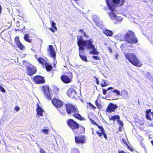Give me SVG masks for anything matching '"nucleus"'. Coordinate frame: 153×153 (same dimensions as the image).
I'll return each mask as SVG.
<instances>
[{
  "label": "nucleus",
  "instance_id": "nucleus-40",
  "mask_svg": "<svg viewBox=\"0 0 153 153\" xmlns=\"http://www.w3.org/2000/svg\"><path fill=\"white\" fill-rule=\"evenodd\" d=\"M0 90L3 93H4L6 91L5 90L1 85L0 86Z\"/></svg>",
  "mask_w": 153,
  "mask_h": 153
},
{
  "label": "nucleus",
  "instance_id": "nucleus-19",
  "mask_svg": "<svg viewBox=\"0 0 153 153\" xmlns=\"http://www.w3.org/2000/svg\"><path fill=\"white\" fill-rule=\"evenodd\" d=\"M125 0H112V1L116 6L119 7L123 4Z\"/></svg>",
  "mask_w": 153,
  "mask_h": 153
},
{
  "label": "nucleus",
  "instance_id": "nucleus-13",
  "mask_svg": "<svg viewBox=\"0 0 153 153\" xmlns=\"http://www.w3.org/2000/svg\"><path fill=\"white\" fill-rule=\"evenodd\" d=\"M117 108L118 106L116 104L110 103L108 105L105 110V111L109 113L114 112L115 110L117 109Z\"/></svg>",
  "mask_w": 153,
  "mask_h": 153
},
{
  "label": "nucleus",
  "instance_id": "nucleus-9",
  "mask_svg": "<svg viewBox=\"0 0 153 153\" xmlns=\"http://www.w3.org/2000/svg\"><path fill=\"white\" fill-rule=\"evenodd\" d=\"M51 101L53 105L57 108H60L63 105V102L56 97H53Z\"/></svg>",
  "mask_w": 153,
  "mask_h": 153
},
{
  "label": "nucleus",
  "instance_id": "nucleus-4",
  "mask_svg": "<svg viewBox=\"0 0 153 153\" xmlns=\"http://www.w3.org/2000/svg\"><path fill=\"white\" fill-rule=\"evenodd\" d=\"M126 58L131 64L138 67H141L143 64L140 62L137 56L132 53H128L125 54Z\"/></svg>",
  "mask_w": 153,
  "mask_h": 153
},
{
  "label": "nucleus",
  "instance_id": "nucleus-38",
  "mask_svg": "<svg viewBox=\"0 0 153 153\" xmlns=\"http://www.w3.org/2000/svg\"><path fill=\"white\" fill-rule=\"evenodd\" d=\"M118 123L120 126H123V122L119 119L117 120Z\"/></svg>",
  "mask_w": 153,
  "mask_h": 153
},
{
  "label": "nucleus",
  "instance_id": "nucleus-7",
  "mask_svg": "<svg viewBox=\"0 0 153 153\" xmlns=\"http://www.w3.org/2000/svg\"><path fill=\"white\" fill-rule=\"evenodd\" d=\"M105 1L109 9L112 11L108 13L109 16L112 19H114L116 18V15L113 12L115 10L114 6L113 4L110 3V0H105Z\"/></svg>",
  "mask_w": 153,
  "mask_h": 153
},
{
  "label": "nucleus",
  "instance_id": "nucleus-52",
  "mask_svg": "<svg viewBox=\"0 0 153 153\" xmlns=\"http://www.w3.org/2000/svg\"><path fill=\"white\" fill-rule=\"evenodd\" d=\"M113 88L112 87H110L107 88V90H109L113 89Z\"/></svg>",
  "mask_w": 153,
  "mask_h": 153
},
{
  "label": "nucleus",
  "instance_id": "nucleus-12",
  "mask_svg": "<svg viewBox=\"0 0 153 153\" xmlns=\"http://www.w3.org/2000/svg\"><path fill=\"white\" fill-rule=\"evenodd\" d=\"M74 139L76 144H82L85 143V136L84 135L76 136L74 137Z\"/></svg>",
  "mask_w": 153,
  "mask_h": 153
},
{
  "label": "nucleus",
  "instance_id": "nucleus-2",
  "mask_svg": "<svg viewBox=\"0 0 153 153\" xmlns=\"http://www.w3.org/2000/svg\"><path fill=\"white\" fill-rule=\"evenodd\" d=\"M65 108L69 115H72L80 121L85 120V119L81 115L78 108L72 104L70 103L66 104Z\"/></svg>",
  "mask_w": 153,
  "mask_h": 153
},
{
  "label": "nucleus",
  "instance_id": "nucleus-53",
  "mask_svg": "<svg viewBox=\"0 0 153 153\" xmlns=\"http://www.w3.org/2000/svg\"><path fill=\"white\" fill-rule=\"evenodd\" d=\"M123 143H124L126 145V146H127V145H128V144H127V143L126 142V141L124 140H123Z\"/></svg>",
  "mask_w": 153,
  "mask_h": 153
},
{
  "label": "nucleus",
  "instance_id": "nucleus-22",
  "mask_svg": "<svg viewBox=\"0 0 153 153\" xmlns=\"http://www.w3.org/2000/svg\"><path fill=\"white\" fill-rule=\"evenodd\" d=\"M92 20L97 26H98L100 25V20L98 16H93Z\"/></svg>",
  "mask_w": 153,
  "mask_h": 153
},
{
  "label": "nucleus",
  "instance_id": "nucleus-44",
  "mask_svg": "<svg viewBox=\"0 0 153 153\" xmlns=\"http://www.w3.org/2000/svg\"><path fill=\"white\" fill-rule=\"evenodd\" d=\"M107 90H105V89H103L102 90V92H103V94L104 95H105L106 94L107 92Z\"/></svg>",
  "mask_w": 153,
  "mask_h": 153
},
{
  "label": "nucleus",
  "instance_id": "nucleus-56",
  "mask_svg": "<svg viewBox=\"0 0 153 153\" xmlns=\"http://www.w3.org/2000/svg\"><path fill=\"white\" fill-rule=\"evenodd\" d=\"M79 31L83 33V32H84L83 29H80V30H79Z\"/></svg>",
  "mask_w": 153,
  "mask_h": 153
},
{
  "label": "nucleus",
  "instance_id": "nucleus-49",
  "mask_svg": "<svg viewBox=\"0 0 153 153\" xmlns=\"http://www.w3.org/2000/svg\"><path fill=\"white\" fill-rule=\"evenodd\" d=\"M108 48L110 53H112V49L111 48V47H108Z\"/></svg>",
  "mask_w": 153,
  "mask_h": 153
},
{
  "label": "nucleus",
  "instance_id": "nucleus-39",
  "mask_svg": "<svg viewBox=\"0 0 153 153\" xmlns=\"http://www.w3.org/2000/svg\"><path fill=\"white\" fill-rule=\"evenodd\" d=\"M92 58L93 59H94L95 60H99L100 59V57H98L97 56H92Z\"/></svg>",
  "mask_w": 153,
  "mask_h": 153
},
{
  "label": "nucleus",
  "instance_id": "nucleus-10",
  "mask_svg": "<svg viewBox=\"0 0 153 153\" xmlns=\"http://www.w3.org/2000/svg\"><path fill=\"white\" fill-rule=\"evenodd\" d=\"M33 80L35 84H39L45 83V81L42 76L40 75H36L34 76Z\"/></svg>",
  "mask_w": 153,
  "mask_h": 153
},
{
  "label": "nucleus",
  "instance_id": "nucleus-59",
  "mask_svg": "<svg viewBox=\"0 0 153 153\" xmlns=\"http://www.w3.org/2000/svg\"><path fill=\"white\" fill-rule=\"evenodd\" d=\"M92 134H94V132L93 131V132H92Z\"/></svg>",
  "mask_w": 153,
  "mask_h": 153
},
{
  "label": "nucleus",
  "instance_id": "nucleus-21",
  "mask_svg": "<svg viewBox=\"0 0 153 153\" xmlns=\"http://www.w3.org/2000/svg\"><path fill=\"white\" fill-rule=\"evenodd\" d=\"M83 53L84 52L79 51V56H80L82 60L83 61H84V62H88V60H87V59L86 56L83 55Z\"/></svg>",
  "mask_w": 153,
  "mask_h": 153
},
{
  "label": "nucleus",
  "instance_id": "nucleus-8",
  "mask_svg": "<svg viewBox=\"0 0 153 153\" xmlns=\"http://www.w3.org/2000/svg\"><path fill=\"white\" fill-rule=\"evenodd\" d=\"M42 90L43 91L45 97L49 100H51L52 97L50 93L48 85H43L42 87Z\"/></svg>",
  "mask_w": 153,
  "mask_h": 153
},
{
  "label": "nucleus",
  "instance_id": "nucleus-32",
  "mask_svg": "<svg viewBox=\"0 0 153 153\" xmlns=\"http://www.w3.org/2000/svg\"><path fill=\"white\" fill-rule=\"evenodd\" d=\"M111 92L116 93L117 95L120 96V92L119 90L117 89H116L112 90L111 91Z\"/></svg>",
  "mask_w": 153,
  "mask_h": 153
},
{
  "label": "nucleus",
  "instance_id": "nucleus-3",
  "mask_svg": "<svg viewBox=\"0 0 153 153\" xmlns=\"http://www.w3.org/2000/svg\"><path fill=\"white\" fill-rule=\"evenodd\" d=\"M67 123L68 126L76 134H83L85 133V129L74 120L71 119L68 120Z\"/></svg>",
  "mask_w": 153,
  "mask_h": 153
},
{
  "label": "nucleus",
  "instance_id": "nucleus-34",
  "mask_svg": "<svg viewBox=\"0 0 153 153\" xmlns=\"http://www.w3.org/2000/svg\"><path fill=\"white\" fill-rule=\"evenodd\" d=\"M14 41L16 44L20 42L19 40V38L18 36H16L15 37L14 39Z\"/></svg>",
  "mask_w": 153,
  "mask_h": 153
},
{
  "label": "nucleus",
  "instance_id": "nucleus-30",
  "mask_svg": "<svg viewBox=\"0 0 153 153\" xmlns=\"http://www.w3.org/2000/svg\"><path fill=\"white\" fill-rule=\"evenodd\" d=\"M87 104L88 105L90 108V109H92L93 110H95L96 109V107L93 105L91 104L90 102H87Z\"/></svg>",
  "mask_w": 153,
  "mask_h": 153
},
{
  "label": "nucleus",
  "instance_id": "nucleus-18",
  "mask_svg": "<svg viewBox=\"0 0 153 153\" xmlns=\"http://www.w3.org/2000/svg\"><path fill=\"white\" fill-rule=\"evenodd\" d=\"M36 55L35 56L36 59L38 62L41 64L43 67H44L45 64H46V63H47L48 62L45 59L41 57L38 58L36 57Z\"/></svg>",
  "mask_w": 153,
  "mask_h": 153
},
{
  "label": "nucleus",
  "instance_id": "nucleus-35",
  "mask_svg": "<svg viewBox=\"0 0 153 153\" xmlns=\"http://www.w3.org/2000/svg\"><path fill=\"white\" fill-rule=\"evenodd\" d=\"M101 85L102 87H103L107 86L108 85V84L106 82L105 80H104L103 83H102L101 84Z\"/></svg>",
  "mask_w": 153,
  "mask_h": 153
},
{
  "label": "nucleus",
  "instance_id": "nucleus-16",
  "mask_svg": "<svg viewBox=\"0 0 153 153\" xmlns=\"http://www.w3.org/2000/svg\"><path fill=\"white\" fill-rule=\"evenodd\" d=\"M151 110L149 109L146 111V118L148 120H153V111L151 112Z\"/></svg>",
  "mask_w": 153,
  "mask_h": 153
},
{
  "label": "nucleus",
  "instance_id": "nucleus-42",
  "mask_svg": "<svg viewBox=\"0 0 153 153\" xmlns=\"http://www.w3.org/2000/svg\"><path fill=\"white\" fill-rule=\"evenodd\" d=\"M96 133L97 134L98 136L99 137H100L102 134V132H99L97 131H96Z\"/></svg>",
  "mask_w": 153,
  "mask_h": 153
},
{
  "label": "nucleus",
  "instance_id": "nucleus-23",
  "mask_svg": "<svg viewBox=\"0 0 153 153\" xmlns=\"http://www.w3.org/2000/svg\"><path fill=\"white\" fill-rule=\"evenodd\" d=\"M103 33L106 36H111L113 34V33L111 30H109L107 29H105L103 30Z\"/></svg>",
  "mask_w": 153,
  "mask_h": 153
},
{
  "label": "nucleus",
  "instance_id": "nucleus-29",
  "mask_svg": "<svg viewBox=\"0 0 153 153\" xmlns=\"http://www.w3.org/2000/svg\"><path fill=\"white\" fill-rule=\"evenodd\" d=\"M94 103L98 108L100 109L102 108L101 104L98 102V99L95 100Z\"/></svg>",
  "mask_w": 153,
  "mask_h": 153
},
{
  "label": "nucleus",
  "instance_id": "nucleus-58",
  "mask_svg": "<svg viewBox=\"0 0 153 153\" xmlns=\"http://www.w3.org/2000/svg\"><path fill=\"white\" fill-rule=\"evenodd\" d=\"M74 1H78V0H74Z\"/></svg>",
  "mask_w": 153,
  "mask_h": 153
},
{
  "label": "nucleus",
  "instance_id": "nucleus-1",
  "mask_svg": "<svg viewBox=\"0 0 153 153\" xmlns=\"http://www.w3.org/2000/svg\"><path fill=\"white\" fill-rule=\"evenodd\" d=\"M94 41L92 39L84 40L82 36L79 37L78 36L77 38V44L79 46V50H84L85 47L89 50L92 49V50L89 52L90 53L98 55L99 53L95 48L94 45L93 44Z\"/></svg>",
  "mask_w": 153,
  "mask_h": 153
},
{
  "label": "nucleus",
  "instance_id": "nucleus-24",
  "mask_svg": "<svg viewBox=\"0 0 153 153\" xmlns=\"http://www.w3.org/2000/svg\"><path fill=\"white\" fill-rule=\"evenodd\" d=\"M44 66H45L46 69L47 71H50L53 69L52 65L50 63H48V62Z\"/></svg>",
  "mask_w": 153,
  "mask_h": 153
},
{
  "label": "nucleus",
  "instance_id": "nucleus-41",
  "mask_svg": "<svg viewBox=\"0 0 153 153\" xmlns=\"http://www.w3.org/2000/svg\"><path fill=\"white\" fill-rule=\"evenodd\" d=\"M49 131V129H43L42 131L46 134H48V132Z\"/></svg>",
  "mask_w": 153,
  "mask_h": 153
},
{
  "label": "nucleus",
  "instance_id": "nucleus-27",
  "mask_svg": "<svg viewBox=\"0 0 153 153\" xmlns=\"http://www.w3.org/2000/svg\"><path fill=\"white\" fill-rule=\"evenodd\" d=\"M120 117L118 115H114L111 116V117L109 118L110 120H113L114 121L115 120H118L120 119Z\"/></svg>",
  "mask_w": 153,
  "mask_h": 153
},
{
  "label": "nucleus",
  "instance_id": "nucleus-31",
  "mask_svg": "<svg viewBox=\"0 0 153 153\" xmlns=\"http://www.w3.org/2000/svg\"><path fill=\"white\" fill-rule=\"evenodd\" d=\"M71 153H79V152L77 149L72 148L71 150Z\"/></svg>",
  "mask_w": 153,
  "mask_h": 153
},
{
  "label": "nucleus",
  "instance_id": "nucleus-51",
  "mask_svg": "<svg viewBox=\"0 0 153 153\" xmlns=\"http://www.w3.org/2000/svg\"><path fill=\"white\" fill-rule=\"evenodd\" d=\"M49 29L53 33H54L55 32L54 29H54H53L52 28H51L50 27L49 28Z\"/></svg>",
  "mask_w": 153,
  "mask_h": 153
},
{
  "label": "nucleus",
  "instance_id": "nucleus-14",
  "mask_svg": "<svg viewBox=\"0 0 153 153\" xmlns=\"http://www.w3.org/2000/svg\"><path fill=\"white\" fill-rule=\"evenodd\" d=\"M70 77L65 75H63L61 76L60 78L61 80L64 83L67 84L70 82L72 80V74L70 73Z\"/></svg>",
  "mask_w": 153,
  "mask_h": 153
},
{
  "label": "nucleus",
  "instance_id": "nucleus-5",
  "mask_svg": "<svg viewBox=\"0 0 153 153\" xmlns=\"http://www.w3.org/2000/svg\"><path fill=\"white\" fill-rule=\"evenodd\" d=\"M125 41L130 44H136L138 42V40L134 33L130 30L128 31L124 36Z\"/></svg>",
  "mask_w": 153,
  "mask_h": 153
},
{
  "label": "nucleus",
  "instance_id": "nucleus-6",
  "mask_svg": "<svg viewBox=\"0 0 153 153\" xmlns=\"http://www.w3.org/2000/svg\"><path fill=\"white\" fill-rule=\"evenodd\" d=\"M22 64L24 66L27 67L26 72L28 76H31L37 72L36 68L33 65L30 64L29 65H27L29 63L25 61H23Z\"/></svg>",
  "mask_w": 153,
  "mask_h": 153
},
{
  "label": "nucleus",
  "instance_id": "nucleus-11",
  "mask_svg": "<svg viewBox=\"0 0 153 153\" xmlns=\"http://www.w3.org/2000/svg\"><path fill=\"white\" fill-rule=\"evenodd\" d=\"M67 94L69 97L73 98L76 99L78 97L76 91L72 88H70L68 90Z\"/></svg>",
  "mask_w": 153,
  "mask_h": 153
},
{
  "label": "nucleus",
  "instance_id": "nucleus-48",
  "mask_svg": "<svg viewBox=\"0 0 153 153\" xmlns=\"http://www.w3.org/2000/svg\"><path fill=\"white\" fill-rule=\"evenodd\" d=\"M94 77L95 78V79H96V84H97V85H98L99 84V80H98V79L96 77V76H94Z\"/></svg>",
  "mask_w": 153,
  "mask_h": 153
},
{
  "label": "nucleus",
  "instance_id": "nucleus-37",
  "mask_svg": "<svg viewBox=\"0 0 153 153\" xmlns=\"http://www.w3.org/2000/svg\"><path fill=\"white\" fill-rule=\"evenodd\" d=\"M53 90V91L56 92L59 91V89L57 87L55 86L54 87Z\"/></svg>",
  "mask_w": 153,
  "mask_h": 153
},
{
  "label": "nucleus",
  "instance_id": "nucleus-55",
  "mask_svg": "<svg viewBox=\"0 0 153 153\" xmlns=\"http://www.w3.org/2000/svg\"><path fill=\"white\" fill-rule=\"evenodd\" d=\"M2 11V7L1 5H0V14L1 13Z\"/></svg>",
  "mask_w": 153,
  "mask_h": 153
},
{
  "label": "nucleus",
  "instance_id": "nucleus-47",
  "mask_svg": "<svg viewBox=\"0 0 153 153\" xmlns=\"http://www.w3.org/2000/svg\"><path fill=\"white\" fill-rule=\"evenodd\" d=\"M83 35L84 37H85L86 38H88V36L85 32H83Z\"/></svg>",
  "mask_w": 153,
  "mask_h": 153
},
{
  "label": "nucleus",
  "instance_id": "nucleus-57",
  "mask_svg": "<svg viewBox=\"0 0 153 153\" xmlns=\"http://www.w3.org/2000/svg\"><path fill=\"white\" fill-rule=\"evenodd\" d=\"M118 54H117L116 55H115V57H116V58L117 59V58H118Z\"/></svg>",
  "mask_w": 153,
  "mask_h": 153
},
{
  "label": "nucleus",
  "instance_id": "nucleus-28",
  "mask_svg": "<svg viewBox=\"0 0 153 153\" xmlns=\"http://www.w3.org/2000/svg\"><path fill=\"white\" fill-rule=\"evenodd\" d=\"M16 44L18 48H19L20 50H23L25 48L24 46L20 42Z\"/></svg>",
  "mask_w": 153,
  "mask_h": 153
},
{
  "label": "nucleus",
  "instance_id": "nucleus-25",
  "mask_svg": "<svg viewBox=\"0 0 153 153\" xmlns=\"http://www.w3.org/2000/svg\"><path fill=\"white\" fill-rule=\"evenodd\" d=\"M98 128L100 129L101 132L102 133L104 137L106 140L107 139V135L105 133V131L102 126H98Z\"/></svg>",
  "mask_w": 153,
  "mask_h": 153
},
{
  "label": "nucleus",
  "instance_id": "nucleus-20",
  "mask_svg": "<svg viewBox=\"0 0 153 153\" xmlns=\"http://www.w3.org/2000/svg\"><path fill=\"white\" fill-rule=\"evenodd\" d=\"M120 96H121L124 98H127L129 96L128 91L125 89L122 90L120 92Z\"/></svg>",
  "mask_w": 153,
  "mask_h": 153
},
{
  "label": "nucleus",
  "instance_id": "nucleus-46",
  "mask_svg": "<svg viewBox=\"0 0 153 153\" xmlns=\"http://www.w3.org/2000/svg\"><path fill=\"white\" fill-rule=\"evenodd\" d=\"M40 153H46V152L42 149L41 148L40 150Z\"/></svg>",
  "mask_w": 153,
  "mask_h": 153
},
{
  "label": "nucleus",
  "instance_id": "nucleus-45",
  "mask_svg": "<svg viewBox=\"0 0 153 153\" xmlns=\"http://www.w3.org/2000/svg\"><path fill=\"white\" fill-rule=\"evenodd\" d=\"M127 147L128 149L131 152H133L134 151L133 149L132 148L130 147L129 145H127Z\"/></svg>",
  "mask_w": 153,
  "mask_h": 153
},
{
  "label": "nucleus",
  "instance_id": "nucleus-43",
  "mask_svg": "<svg viewBox=\"0 0 153 153\" xmlns=\"http://www.w3.org/2000/svg\"><path fill=\"white\" fill-rule=\"evenodd\" d=\"M14 109L16 111H18L19 110L20 108L18 106H16L14 108Z\"/></svg>",
  "mask_w": 153,
  "mask_h": 153
},
{
  "label": "nucleus",
  "instance_id": "nucleus-17",
  "mask_svg": "<svg viewBox=\"0 0 153 153\" xmlns=\"http://www.w3.org/2000/svg\"><path fill=\"white\" fill-rule=\"evenodd\" d=\"M37 108L36 111H37V114L38 117L42 116L43 113L44 112L43 110L39 106L38 103L36 104Z\"/></svg>",
  "mask_w": 153,
  "mask_h": 153
},
{
  "label": "nucleus",
  "instance_id": "nucleus-15",
  "mask_svg": "<svg viewBox=\"0 0 153 153\" xmlns=\"http://www.w3.org/2000/svg\"><path fill=\"white\" fill-rule=\"evenodd\" d=\"M49 48L48 51L49 53L50 56L53 58L54 60L56 59V53L54 49L51 45H48Z\"/></svg>",
  "mask_w": 153,
  "mask_h": 153
},
{
  "label": "nucleus",
  "instance_id": "nucleus-26",
  "mask_svg": "<svg viewBox=\"0 0 153 153\" xmlns=\"http://www.w3.org/2000/svg\"><path fill=\"white\" fill-rule=\"evenodd\" d=\"M24 39L25 41L29 43H31L32 41V40L29 38V35L28 34L25 35Z\"/></svg>",
  "mask_w": 153,
  "mask_h": 153
},
{
  "label": "nucleus",
  "instance_id": "nucleus-54",
  "mask_svg": "<svg viewBox=\"0 0 153 153\" xmlns=\"http://www.w3.org/2000/svg\"><path fill=\"white\" fill-rule=\"evenodd\" d=\"M122 126H119V131H121V129H122V128L121 127H122Z\"/></svg>",
  "mask_w": 153,
  "mask_h": 153
},
{
  "label": "nucleus",
  "instance_id": "nucleus-50",
  "mask_svg": "<svg viewBox=\"0 0 153 153\" xmlns=\"http://www.w3.org/2000/svg\"><path fill=\"white\" fill-rule=\"evenodd\" d=\"M118 153H126V152H124L123 150H119L118 151Z\"/></svg>",
  "mask_w": 153,
  "mask_h": 153
},
{
  "label": "nucleus",
  "instance_id": "nucleus-33",
  "mask_svg": "<svg viewBox=\"0 0 153 153\" xmlns=\"http://www.w3.org/2000/svg\"><path fill=\"white\" fill-rule=\"evenodd\" d=\"M51 26L52 28H53L55 30H57V28L56 26V23L54 22L53 21H51Z\"/></svg>",
  "mask_w": 153,
  "mask_h": 153
},
{
  "label": "nucleus",
  "instance_id": "nucleus-36",
  "mask_svg": "<svg viewBox=\"0 0 153 153\" xmlns=\"http://www.w3.org/2000/svg\"><path fill=\"white\" fill-rule=\"evenodd\" d=\"M91 123L92 124L94 125L97 126L98 128V126H100L98 125L96 123V122L94 120H91Z\"/></svg>",
  "mask_w": 153,
  "mask_h": 153
}]
</instances>
